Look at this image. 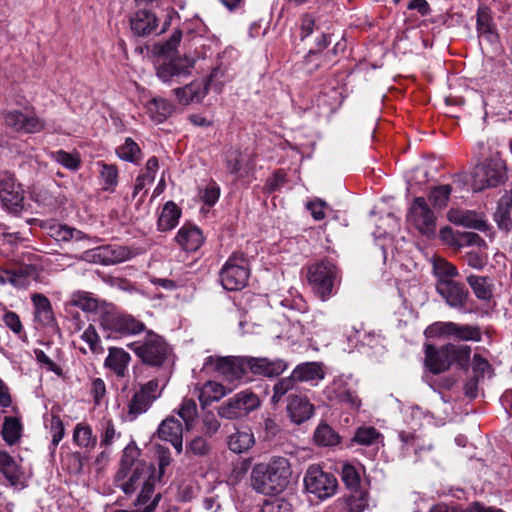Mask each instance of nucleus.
I'll use <instances>...</instances> for the list:
<instances>
[{
  "label": "nucleus",
  "instance_id": "nucleus-1",
  "mask_svg": "<svg viewBox=\"0 0 512 512\" xmlns=\"http://www.w3.org/2000/svg\"><path fill=\"white\" fill-rule=\"evenodd\" d=\"M139 450L128 445L121 457L120 468L115 475V484L126 495L135 492L142 484L141 491L134 502L133 510H116L115 512H153L161 498L160 493L154 494L156 478L154 469H146L145 465L137 460Z\"/></svg>",
  "mask_w": 512,
  "mask_h": 512
},
{
  "label": "nucleus",
  "instance_id": "nucleus-2",
  "mask_svg": "<svg viewBox=\"0 0 512 512\" xmlns=\"http://www.w3.org/2000/svg\"><path fill=\"white\" fill-rule=\"evenodd\" d=\"M291 476L289 460L282 456H274L269 462L258 463L252 467L250 485L257 493L276 495L287 488Z\"/></svg>",
  "mask_w": 512,
  "mask_h": 512
},
{
  "label": "nucleus",
  "instance_id": "nucleus-3",
  "mask_svg": "<svg viewBox=\"0 0 512 512\" xmlns=\"http://www.w3.org/2000/svg\"><path fill=\"white\" fill-rule=\"evenodd\" d=\"M128 347L144 365L151 367H161L171 353L169 344L153 331H148L143 339L129 343Z\"/></svg>",
  "mask_w": 512,
  "mask_h": 512
},
{
  "label": "nucleus",
  "instance_id": "nucleus-4",
  "mask_svg": "<svg viewBox=\"0 0 512 512\" xmlns=\"http://www.w3.org/2000/svg\"><path fill=\"white\" fill-rule=\"evenodd\" d=\"M307 279L313 292L322 301H327L340 282V272L332 261L321 260L308 267Z\"/></svg>",
  "mask_w": 512,
  "mask_h": 512
},
{
  "label": "nucleus",
  "instance_id": "nucleus-5",
  "mask_svg": "<svg viewBox=\"0 0 512 512\" xmlns=\"http://www.w3.org/2000/svg\"><path fill=\"white\" fill-rule=\"evenodd\" d=\"M506 178L504 161L498 155H494L474 167L471 186L473 191L480 192L504 183Z\"/></svg>",
  "mask_w": 512,
  "mask_h": 512
},
{
  "label": "nucleus",
  "instance_id": "nucleus-6",
  "mask_svg": "<svg viewBox=\"0 0 512 512\" xmlns=\"http://www.w3.org/2000/svg\"><path fill=\"white\" fill-rule=\"evenodd\" d=\"M220 281L224 289L239 291L243 289L250 276L248 258L240 252L233 253L220 270Z\"/></svg>",
  "mask_w": 512,
  "mask_h": 512
},
{
  "label": "nucleus",
  "instance_id": "nucleus-7",
  "mask_svg": "<svg viewBox=\"0 0 512 512\" xmlns=\"http://www.w3.org/2000/svg\"><path fill=\"white\" fill-rule=\"evenodd\" d=\"M261 406V400L254 392L243 390L222 403L217 408L221 418L236 420L246 417Z\"/></svg>",
  "mask_w": 512,
  "mask_h": 512
},
{
  "label": "nucleus",
  "instance_id": "nucleus-8",
  "mask_svg": "<svg viewBox=\"0 0 512 512\" xmlns=\"http://www.w3.org/2000/svg\"><path fill=\"white\" fill-rule=\"evenodd\" d=\"M162 389L156 379L150 380L140 386L131 396L127 404V420L134 421L146 413L153 402L161 396Z\"/></svg>",
  "mask_w": 512,
  "mask_h": 512
},
{
  "label": "nucleus",
  "instance_id": "nucleus-9",
  "mask_svg": "<svg viewBox=\"0 0 512 512\" xmlns=\"http://www.w3.org/2000/svg\"><path fill=\"white\" fill-rule=\"evenodd\" d=\"M247 357L237 356H208L204 360L203 369H213L225 380L234 382L241 380L247 374Z\"/></svg>",
  "mask_w": 512,
  "mask_h": 512
},
{
  "label": "nucleus",
  "instance_id": "nucleus-10",
  "mask_svg": "<svg viewBox=\"0 0 512 512\" xmlns=\"http://www.w3.org/2000/svg\"><path fill=\"white\" fill-rule=\"evenodd\" d=\"M99 322L103 330L109 332L108 336L133 335L145 329V324L135 319L133 316L113 311L102 313Z\"/></svg>",
  "mask_w": 512,
  "mask_h": 512
},
{
  "label": "nucleus",
  "instance_id": "nucleus-11",
  "mask_svg": "<svg viewBox=\"0 0 512 512\" xmlns=\"http://www.w3.org/2000/svg\"><path fill=\"white\" fill-rule=\"evenodd\" d=\"M304 486L308 493L324 500L333 496L337 489L336 478L324 472L319 466H310L304 476Z\"/></svg>",
  "mask_w": 512,
  "mask_h": 512
},
{
  "label": "nucleus",
  "instance_id": "nucleus-12",
  "mask_svg": "<svg viewBox=\"0 0 512 512\" xmlns=\"http://www.w3.org/2000/svg\"><path fill=\"white\" fill-rule=\"evenodd\" d=\"M436 216L423 197L414 199L407 215V221L419 233L427 237L435 235Z\"/></svg>",
  "mask_w": 512,
  "mask_h": 512
},
{
  "label": "nucleus",
  "instance_id": "nucleus-13",
  "mask_svg": "<svg viewBox=\"0 0 512 512\" xmlns=\"http://www.w3.org/2000/svg\"><path fill=\"white\" fill-rule=\"evenodd\" d=\"M4 121L13 130L26 134L41 132L46 124L33 108L9 111L5 114Z\"/></svg>",
  "mask_w": 512,
  "mask_h": 512
},
{
  "label": "nucleus",
  "instance_id": "nucleus-14",
  "mask_svg": "<svg viewBox=\"0 0 512 512\" xmlns=\"http://www.w3.org/2000/svg\"><path fill=\"white\" fill-rule=\"evenodd\" d=\"M132 256L133 253L129 248L115 244L87 250L83 253L82 258L87 262L108 266L127 261Z\"/></svg>",
  "mask_w": 512,
  "mask_h": 512
},
{
  "label": "nucleus",
  "instance_id": "nucleus-15",
  "mask_svg": "<svg viewBox=\"0 0 512 512\" xmlns=\"http://www.w3.org/2000/svg\"><path fill=\"white\" fill-rule=\"evenodd\" d=\"M194 61L188 57H176L156 68L157 77L167 84L180 83L190 75Z\"/></svg>",
  "mask_w": 512,
  "mask_h": 512
},
{
  "label": "nucleus",
  "instance_id": "nucleus-16",
  "mask_svg": "<svg viewBox=\"0 0 512 512\" xmlns=\"http://www.w3.org/2000/svg\"><path fill=\"white\" fill-rule=\"evenodd\" d=\"M325 398L332 404L345 403L352 409H358L361 401L356 393L349 387L344 377L335 378L323 390Z\"/></svg>",
  "mask_w": 512,
  "mask_h": 512
},
{
  "label": "nucleus",
  "instance_id": "nucleus-17",
  "mask_svg": "<svg viewBox=\"0 0 512 512\" xmlns=\"http://www.w3.org/2000/svg\"><path fill=\"white\" fill-rule=\"evenodd\" d=\"M24 191L11 175L0 177V201L9 212H19L23 208Z\"/></svg>",
  "mask_w": 512,
  "mask_h": 512
},
{
  "label": "nucleus",
  "instance_id": "nucleus-18",
  "mask_svg": "<svg viewBox=\"0 0 512 512\" xmlns=\"http://www.w3.org/2000/svg\"><path fill=\"white\" fill-rule=\"evenodd\" d=\"M436 291L449 307L467 312L464 308L470 294L463 283L455 280L442 281L436 283Z\"/></svg>",
  "mask_w": 512,
  "mask_h": 512
},
{
  "label": "nucleus",
  "instance_id": "nucleus-19",
  "mask_svg": "<svg viewBox=\"0 0 512 512\" xmlns=\"http://www.w3.org/2000/svg\"><path fill=\"white\" fill-rule=\"evenodd\" d=\"M246 368L247 373L273 378L281 375L288 368V363L280 358L247 357Z\"/></svg>",
  "mask_w": 512,
  "mask_h": 512
},
{
  "label": "nucleus",
  "instance_id": "nucleus-20",
  "mask_svg": "<svg viewBox=\"0 0 512 512\" xmlns=\"http://www.w3.org/2000/svg\"><path fill=\"white\" fill-rule=\"evenodd\" d=\"M287 414L295 424H302L314 414V405L303 395L291 394L288 396Z\"/></svg>",
  "mask_w": 512,
  "mask_h": 512
},
{
  "label": "nucleus",
  "instance_id": "nucleus-21",
  "mask_svg": "<svg viewBox=\"0 0 512 512\" xmlns=\"http://www.w3.org/2000/svg\"><path fill=\"white\" fill-rule=\"evenodd\" d=\"M157 434L160 439L170 442L177 453L182 452L183 427L181 422L174 416H169L161 422Z\"/></svg>",
  "mask_w": 512,
  "mask_h": 512
},
{
  "label": "nucleus",
  "instance_id": "nucleus-22",
  "mask_svg": "<svg viewBox=\"0 0 512 512\" xmlns=\"http://www.w3.org/2000/svg\"><path fill=\"white\" fill-rule=\"evenodd\" d=\"M159 20L156 14L150 10L137 11L130 20V27L134 34L147 36L158 33Z\"/></svg>",
  "mask_w": 512,
  "mask_h": 512
},
{
  "label": "nucleus",
  "instance_id": "nucleus-23",
  "mask_svg": "<svg viewBox=\"0 0 512 512\" xmlns=\"http://www.w3.org/2000/svg\"><path fill=\"white\" fill-rule=\"evenodd\" d=\"M175 240L183 250L194 252L204 243V236L196 225L186 223L178 230Z\"/></svg>",
  "mask_w": 512,
  "mask_h": 512
},
{
  "label": "nucleus",
  "instance_id": "nucleus-24",
  "mask_svg": "<svg viewBox=\"0 0 512 512\" xmlns=\"http://www.w3.org/2000/svg\"><path fill=\"white\" fill-rule=\"evenodd\" d=\"M425 366L433 374L448 370L451 366L447 344L438 349L433 345H425Z\"/></svg>",
  "mask_w": 512,
  "mask_h": 512
},
{
  "label": "nucleus",
  "instance_id": "nucleus-25",
  "mask_svg": "<svg viewBox=\"0 0 512 512\" xmlns=\"http://www.w3.org/2000/svg\"><path fill=\"white\" fill-rule=\"evenodd\" d=\"M173 91L180 104L188 105L194 102L198 103L206 96L208 84L206 80H197Z\"/></svg>",
  "mask_w": 512,
  "mask_h": 512
},
{
  "label": "nucleus",
  "instance_id": "nucleus-26",
  "mask_svg": "<svg viewBox=\"0 0 512 512\" xmlns=\"http://www.w3.org/2000/svg\"><path fill=\"white\" fill-rule=\"evenodd\" d=\"M131 356L123 348L110 347L105 359V367L111 370L117 377L126 376Z\"/></svg>",
  "mask_w": 512,
  "mask_h": 512
},
{
  "label": "nucleus",
  "instance_id": "nucleus-27",
  "mask_svg": "<svg viewBox=\"0 0 512 512\" xmlns=\"http://www.w3.org/2000/svg\"><path fill=\"white\" fill-rule=\"evenodd\" d=\"M448 219L450 222L466 228L479 231H485L487 228L483 218L478 213L470 210L451 209L448 212Z\"/></svg>",
  "mask_w": 512,
  "mask_h": 512
},
{
  "label": "nucleus",
  "instance_id": "nucleus-28",
  "mask_svg": "<svg viewBox=\"0 0 512 512\" xmlns=\"http://www.w3.org/2000/svg\"><path fill=\"white\" fill-rule=\"evenodd\" d=\"M343 49L344 45L337 42L331 51L321 52L309 50L304 58L305 70L308 74L315 73L318 69L327 66L331 61L332 57L335 56L338 49Z\"/></svg>",
  "mask_w": 512,
  "mask_h": 512
},
{
  "label": "nucleus",
  "instance_id": "nucleus-29",
  "mask_svg": "<svg viewBox=\"0 0 512 512\" xmlns=\"http://www.w3.org/2000/svg\"><path fill=\"white\" fill-rule=\"evenodd\" d=\"M441 238L447 242H450L459 247L462 246H481L485 244V241L474 232H453L450 227H444L440 230Z\"/></svg>",
  "mask_w": 512,
  "mask_h": 512
},
{
  "label": "nucleus",
  "instance_id": "nucleus-30",
  "mask_svg": "<svg viewBox=\"0 0 512 512\" xmlns=\"http://www.w3.org/2000/svg\"><path fill=\"white\" fill-rule=\"evenodd\" d=\"M296 382L320 381L325 377L322 364L318 362H306L297 365L292 371Z\"/></svg>",
  "mask_w": 512,
  "mask_h": 512
},
{
  "label": "nucleus",
  "instance_id": "nucleus-31",
  "mask_svg": "<svg viewBox=\"0 0 512 512\" xmlns=\"http://www.w3.org/2000/svg\"><path fill=\"white\" fill-rule=\"evenodd\" d=\"M512 210V189L505 193L499 200L496 212L494 213V220L499 229L506 232L512 228V220L510 217Z\"/></svg>",
  "mask_w": 512,
  "mask_h": 512
},
{
  "label": "nucleus",
  "instance_id": "nucleus-32",
  "mask_svg": "<svg viewBox=\"0 0 512 512\" xmlns=\"http://www.w3.org/2000/svg\"><path fill=\"white\" fill-rule=\"evenodd\" d=\"M159 168L158 159L155 156L150 157L145 165V169L140 172L137 176L133 189V198H135L138 193L144 190L145 195L147 193L146 187L150 185L154 179L156 172Z\"/></svg>",
  "mask_w": 512,
  "mask_h": 512
},
{
  "label": "nucleus",
  "instance_id": "nucleus-33",
  "mask_svg": "<svg viewBox=\"0 0 512 512\" xmlns=\"http://www.w3.org/2000/svg\"><path fill=\"white\" fill-rule=\"evenodd\" d=\"M180 217V208H178V206L172 201L166 202L158 217V230L161 232H166L174 229L177 226Z\"/></svg>",
  "mask_w": 512,
  "mask_h": 512
},
{
  "label": "nucleus",
  "instance_id": "nucleus-34",
  "mask_svg": "<svg viewBox=\"0 0 512 512\" xmlns=\"http://www.w3.org/2000/svg\"><path fill=\"white\" fill-rule=\"evenodd\" d=\"M197 391L198 399L203 408L215 401H219L228 393L222 384L215 381H207Z\"/></svg>",
  "mask_w": 512,
  "mask_h": 512
},
{
  "label": "nucleus",
  "instance_id": "nucleus-35",
  "mask_svg": "<svg viewBox=\"0 0 512 512\" xmlns=\"http://www.w3.org/2000/svg\"><path fill=\"white\" fill-rule=\"evenodd\" d=\"M254 444L255 437L250 429L237 430L232 433L227 440L228 448L236 454L248 451Z\"/></svg>",
  "mask_w": 512,
  "mask_h": 512
},
{
  "label": "nucleus",
  "instance_id": "nucleus-36",
  "mask_svg": "<svg viewBox=\"0 0 512 512\" xmlns=\"http://www.w3.org/2000/svg\"><path fill=\"white\" fill-rule=\"evenodd\" d=\"M73 441L78 447L91 451L97 444V436L90 425L81 422L74 428Z\"/></svg>",
  "mask_w": 512,
  "mask_h": 512
},
{
  "label": "nucleus",
  "instance_id": "nucleus-37",
  "mask_svg": "<svg viewBox=\"0 0 512 512\" xmlns=\"http://www.w3.org/2000/svg\"><path fill=\"white\" fill-rule=\"evenodd\" d=\"M467 282L479 300L489 301L492 298L494 285L488 277L470 275Z\"/></svg>",
  "mask_w": 512,
  "mask_h": 512
},
{
  "label": "nucleus",
  "instance_id": "nucleus-38",
  "mask_svg": "<svg viewBox=\"0 0 512 512\" xmlns=\"http://www.w3.org/2000/svg\"><path fill=\"white\" fill-rule=\"evenodd\" d=\"M151 119L156 123H163L173 112V105L166 99L153 98L147 104Z\"/></svg>",
  "mask_w": 512,
  "mask_h": 512
},
{
  "label": "nucleus",
  "instance_id": "nucleus-39",
  "mask_svg": "<svg viewBox=\"0 0 512 512\" xmlns=\"http://www.w3.org/2000/svg\"><path fill=\"white\" fill-rule=\"evenodd\" d=\"M22 423L18 417L7 416L4 418L1 435L10 446L19 442L22 435Z\"/></svg>",
  "mask_w": 512,
  "mask_h": 512
},
{
  "label": "nucleus",
  "instance_id": "nucleus-40",
  "mask_svg": "<svg viewBox=\"0 0 512 512\" xmlns=\"http://www.w3.org/2000/svg\"><path fill=\"white\" fill-rule=\"evenodd\" d=\"M450 366L456 365L459 369L467 370L469 367L471 347L468 345L447 344Z\"/></svg>",
  "mask_w": 512,
  "mask_h": 512
},
{
  "label": "nucleus",
  "instance_id": "nucleus-41",
  "mask_svg": "<svg viewBox=\"0 0 512 512\" xmlns=\"http://www.w3.org/2000/svg\"><path fill=\"white\" fill-rule=\"evenodd\" d=\"M369 493L368 488L362 487L350 490L346 499L348 512H363L368 507Z\"/></svg>",
  "mask_w": 512,
  "mask_h": 512
},
{
  "label": "nucleus",
  "instance_id": "nucleus-42",
  "mask_svg": "<svg viewBox=\"0 0 512 512\" xmlns=\"http://www.w3.org/2000/svg\"><path fill=\"white\" fill-rule=\"evenodd\" d=\"M0 471L12 485L18 482L20 477L18 465L6 451H0Z\"/></svg>",
  "mask_w": 512,
  "mask_h": 512
},
{
  "label": "nucleus",
  "instance_id": "nucleus-43",
  "mask_svg": "<svg viewBox=\"0 0 512 512\" xmlns=\"http://www.w3.org/2000/svg\"><path fill=\"white\" fill-rule=\"evenodd\" d=\"M116 155L123 161L137 164L140 161L141 150L138 144L130 137L116 148Z\"/></svg>",
  "mask_w": 512,
  "mask_h": 512
},
{
  "label": "nucleus",
  "instance_id": "nucleus-44",
  "mask_svg": "<svg viewBox=\"0 0 512 512\" xmlns=\"http://www.w3.org/2000/svg\"><path fill=\"white\" fill-rule=\"evenodd\" d=\"M433 273L437 278L436 283L442 281H452L458 275L457 268L444 258H435L433 260Z\"/></svg>",
  "mask_w": 512,
  "mask_h": 512
},
{
  "label": "nucleus",
  "instance_id": "nucleus-45",
  "mask_svg": "<svg viewBox=\"0 0 512 512\" xmlns=\"http://www.w3.org/2000/svg\"><path fill=\"white\" fill-rule=\"evenodd\" d=\"M99 174L104 183L105 191L113 192L118 184V169L114 164H107L104 161H98Z\"/></svg>",
  "mask_w": 512,
  "mask_h": 512
},
{
  "label": "nucleus",
  "instance_id": "nucleus-46",
  "mask_svg": "<svg viewBox=\"0 0 512 512\" xmlns=\"http://www.w3.org/2000/svg\"><path fill=\"white\" fill-rule=\"evenodd\" d=\"M452 339L458 341H481V331L478 326L454 323Z\"/></svg>",
  "mask_w": 512,
  "mask_h": 512
},
{
  "label": "nucleus",
  "instance_id": "nucleus-47",
  "mask_svg": "<svg viewBox=\"0 0 512 512\" xmlns=\"http://www.w3.org/2000/svg\"><path fill=\"white\" fill-rule=\"evenodd\" d=\"M314 441L321 446H334L339 443V436L326 423H320L314 432Z\"/></svg>",
  "mask_w": 512,
  "mask_h": 512
},
{
  "label": "nucleus",
  "instance_id": "nucleus-48",
  "mask_svg": "<svg viewBox=\"0 0 512 512\" xmlns=\"http://www.w3.org/2000/svg\"><path fill=\"white\" fill-rule=\"evenodd\" d=\"M341 478L349 490H354L366 486L361 481L359 471L354 465L350 463L343 464Z\"/></svg>",
  "mask_w": 512,
  "mask_h": 512
},
{
  "label": "nucleus",
  "instance_id": "nucleus-49",
  "mask_svg": "<svg viewBox=\"0 0 512 512\" xmlns=\"http://www.w3.org/2000/svg\"><path fill=\"white\" fill-rule=\"evenodd\" d=\"M455 322H435L425 330L426 337L452 339Z\"/></svg>",
  "mask_w": 512,
  "mask_h": 512
},
{
  "label": "nucleus",
  "instance_id": "nucleus-50",
  "mask_svg": "<svg viewBox=\"0 0 512 512\" xmlns=\"http://www.w3.org/2000/svg\"><path fill=\"white\" fill-rule=\"evenodd\" d=\"M379 437L380 433L376 428L372 426H361L356 430L352 441L359 445L369 446L377 442Z\"/></svg>",
  "mask_w": 512,
  "mask_h": 512
},
{
  "label": "nucleus",
  "instance_id": "nucleus-51",
  "mask_svg": "<svg viewBox=\"0 0 512 512\" xmlns=\"http://www.w3.org/2000/svg\"><path fill=\"white\" fill-rule=\"evenodd\" d=\"M178 415L185 422L186 428L190 429L198 417L196 402L193 399L184 398L178 410Z\"/></svg>",
  "mask_w": 512,
  "mask_h": 512
},
{
  "label": "nucleus",
  "instance_id": "nucleus-52",
  "mask_svg": "<svg viewBox=\"0 0 512 512\" xmlns=\"http://www.w3.org/2000/svg\"><path fill=\"white\" fill-rule=\"evenodd\" d=\"M296 383L297 382L292 374L277 381L273 387L271 402L273 404L279 403L284 395L294 389Z\"/></svg>",
  "mask_w": 512,
  "mask_h": 512
},
{
  "label": "nucleus",
  "instance_id": "nucleus-53",
  "mask_svg": "<svg viewBox=\"0 0 512 512\" xmlns=\"http://www.w3.org/2000/svg\"><path fill=\"white\" fill-rule=\"evenodd\" d=\"M70 304L85 312L95 311L98 307L97 300L87 292L74 293L71 297Z\"/></svg>",
  "mask_w": 512,
  "mask_h": 512
},
{
  "label": "nucleus",
  "instance_id": "nucleus-54",
  "mask_svg": "<svg viewBox=\"0 0 512 512\" xmlns=\"http://www.w3.org/2000/svg\"><path fill=\"white\" fill-rule=\"evenodd\" d=\"M81 339L88 345L89 351L94 355L103 353L100 337L93 325H89L81 334Z\"/></svg>",
  "mask_w": 512,
  "mask_h": 512
},
{
  "label": "nucleus",
  "instance_id": "nucleus-55",
  "mask_svg": "<svg viewBox=\"0 0 512 512\" xmlns=\"http://www.w3.org/2000/svg\"><path fill=\"white\" fill-rule=\"evenodd\" d=\"M51 158L55 162L70 170H77L81 163L78 154L69 153L64 150L51 152Z\"/></svg>",
  "mask_w": 512,
  "mask_h": 512
},
{
  "label": "nucleus",
  "instance_id": "nucleus-56",
  "mask_svg": "<svg viewBox=\"0 0 512 512\" xmlns=\"http://www.w3.org/2000/svg\"><path fill=\"white\" fill-rule=\"evenodd\" d=\"M451 191L450 185H439L431 190L428 197L435 207L442 209L447 206Z\"/></svg>",
  "mask_w": 512,
  "mask_h": 512
},
{
  "label": "nucleus",
  "instance_id": "nucleus-57",
  "mask_svg": "<svg viewBox=\"0 0 512 512\" xmlns=\"http://www.w3.org/2000/svg\"><path fill=\"white\" fill-rule=\"evenodd\" d=\"M121 433L116 431L115 424L112 419H107L102 423V430L100 434V445L108 447L114 441L120 438Z\"/></svg>",
  "mask_w": 512,
  "mask_h": 512
},
{
  "label": "nucleus",
  "instance_id": "nucleus-58",
  "mask_svg": "<svg viewBox=\"0 0 512 512\" xmlns=\"http://www.w3.org/2000/svg\"><path fill=\"white\" fill-rule=\"evenodd\" d=\"M50 433L52 436L51 448L55 451L56 447L63 439L65 435V427L61 418L57 415H53L50 421Z\"/></svg>",
  "mask_w": 512,
  "mask_h": 512
},
{
  "label": "nucleus",
  "instance_id": "nucleus-59",
  "mask_svg": "<svg viewBox=\"0 0 512 512\" xmlns=\"http://www.w3.org/2000/svg\"><path fill=\"white\" fill-rule=\"evenodd\" d=\"M32 302L35 307V313L38 317H43L45 320L51 319V305L47 297L42 294H34L32 296Z\"/></svg>",
  "mask_w": 512,
  "mask_h": 512
},
{
  "label": "nucleus",
  "instance_id": "nucleus-60",
  "mask_svg": "<svg viewBox=\"0 0 512 512\" xmlns=\"http://www.w3.org/2000/svg\"><path fill=\"white\" fill-rule=\"evenodd\" d=\"M307 210L315 221H321L326 217V211L331 210L329 205L320 198H315L306 203Z\"/></svg>",
  "mask_w": 512,
  "mask_h": 512
},
{
  "label": "nucleus",
  "instance_id": "nucleus-61",
  "mask_svg": "<svg viewBox=\"0 0 512 512\" xmlns=\"http://www.w3.org/2000/svg\"><path fill=\"white\" fill-rule=\"evenodd\" d=\"M260 512H292V505L283 498L265 500Z\"/></svg>",
  "mask_w": 512,
  "mask_h": 512
},
{
  "label": "nucleus",
  "instance_id": "nucleus-62",
  "mask_svg": "<svg viewBox=\"0 0 512 512\" xmlns=\"http://www.w3.org/2000/svg\"><path fill=\"white\" fill-rule=\"evenodd\" d=\"M210 449L208 441L201 436L192 439L188 445V451L196 456H205L209 453Z\"/></svg>",
  "mask_w": 512,
  "mask_h": 512
},
{
  "label": "nucleus",
  "instance_id": "nucleus-63",
  "mask_svg": "<svg viewBox=\"0 0 512 512\" xmlns=\"http://www.w3.org/2000/svg\"><path fill=\"white\" fill-rule=\"evenodd\" d=\"M4 324L15 334H20L23 331V325L19 316L13 311H5L2 315Z\"/></svg>",
  "mask_w": 512,
  "mask_h": 512
},
{
  "label": "nucleus",
  "instance_id": "nucleus-64",
  "mask_svg": "<svg viewBox=\"0 0 512 512\" xmlns=\"http://www.w3.org/2000/svg\"><path fill=\"white\" fill-rule=\"evenodd\" d=\"M219 196L220 188L216 183L213 182L206 186L202 192L201 199L206 205L213 206L218 201Z\"/></svg>",
  "mask_w": 512,
  "mask_h": 512
}]
</instances>
